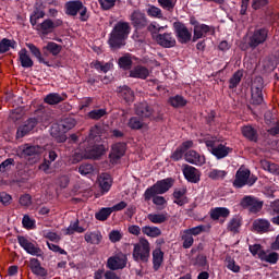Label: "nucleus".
Returning <instances> with one entry per match:
<instances>
[{
  "label": "nucleus",
  "instance_id": "obj_9",
  "mask_svg": "<svg viewBox=\"0 0 279 279\" xmlns=\"http://www.w3.org/2000/svg\"><path fill=\"white\" fill-rule=\"evenodd\" d=\"M106 267L111 271L125 269V267H128V255H125L123 252L116 253L107 259Z\"/></svg>",
  "mask_w": 279,
  "mask_h": 279
},
{
  "label": "nucleus",
  "instance_id": "obj_27",
  "mask_svg": "<svg viewBox=\"0 0 279 279\" xmlns=\"http://www.w3.org/2000/svg\"><path fill=\"white\" fill-rule=\"evenodd\" d=\"M98 184L104 193H108L112 187V177L108 173L100 174L98 178Z\"/></svg>",
  "mask_w": 279,
  "mask_h": 279
},
{
  "label": "nucleus",
  "instance_id": "obj_11",
  "mask_svg": "<svg viewBox=\"0 0 279 279\" xmlns=\"http://www.w3.org/2000/svg\"><path fill=\"white\" fill-rule=\"evenodd\" d=\"M191 23L194 25V35L192 37L193 43H197V40H201V38H206V36L215 35V27L202 24L199 22L191 21Z\"/></svg>",
  "mask_w": 279,
  "mask_h": 279
},
{
  "label": "nucleus",
  "instance_id": "obj_33",
  "mask_svg": "<svg viewBox=\"0 0 279 279\" xmlns=\"http://www.w3.org/2000/svg\"><path fill=\"white\" fill-rule=\"evenodd\" d=\"M268 213L271 217V223H274L275 226H279V199L270 204Z\"/></svg>",
  "mask_w": 279,
  "mask_h": 279
},
{
  "label": "nucleus",
  "instance_id": "obj_36",
  "mask_svg": "<svg viewBox=\"0 0 279 279\" xmlns=\"http://www.w3.org/2000/svg\"><path fill=\"white\" fill-rule=\"evenodd\" d=\"M26 47H28L31 53L37 58L39 64H45L46 66H49V61L45 60L43 58V52H40V49L36 47L34 44H26Z\"/></svg>",
  "mask_w": 279,
  "mask_h": 279
},
{
  "label": "nucleus",
  "instance_id": "obj_42",
  "mask_svg": "<svg viewBox=\"0 0 279 279\" xmlns=\"http://www.w3.org/2000/svg\"><path fill=\"white\" fill-rule=\"evenodd\" d=\"M181 240L183 241L184 250H189V248L193 247V243H195L193 235L186 229L184 231H182Z\"/></svg>",
  "mask_w": 279,
  "mask_h": 279
},
{
  "label": "nucleus",
  "instance_id": "obj_13",
  "mask_svg": "<svg viewBox=\"0 0 279 279\" xmlns=\"http://www.w3.org/2000/svg\"><path fill=\"white\" fill-rule=\"evenodd\" d=\"M241 207L247 208L250 213H260L263 210V202L254 196H245L241 201Z\"/></svg>",
  "mask_w": 279,
  "mask_h": 279
},
{
  "label": "nucleus",
  "instance_id": "obj_25",
  "mask_svg": "<svg viewBox=\"0 0 279 279\" xmlns=\"http://www.w3.org/2000/svg\"><path fill=\"white\" fill-rule=\"evenodd\" d=\"M162 263H165V252L160 248H155L153 251V267L155 271H158L162 267Z\"/></svg>",
  "mask_w": 279,
  "mask_h": 279
},
{
  "label": "nucleus",
  "instance_id": "obj_26",
  "mask_svg": "<svg viewBox=\"0 0 279 279\" xmlns=\"http://www.w3.org/2000/svg\"><path fill=\"white\" fill-rule=\"evenodd\" d=\"M19 60L24 69H32V66H34V60H32V57H29L25 48L19 51Z\"/></svg>",
  "mask_w": 279,
  "mask_h": 279
},
{
  "label": "nucleus",
  "instance_id": "obj_43",
  "mask_svg": "<svg viewBox=\"0 0 279 279\" xmlns=\"http://www.w3.org/2000/svg\"><path fill=\"white\" fill-rule=\"evenodd\" d=\"M128 126L131 130H143V128H147V124L143 122L140 118L132 117L128 122Z\"/></svg>",
  "mask_w": 279,
  "mask_h": 279
},
{
  "label": "nucleus",
  "instance_id": "obj_58",
  "mask_svg": "<svg viewBox=\"0 0 279 279\" xmlns=\"http://www.w3.org/2000/svg\"><path fill=\"white\" fill-rule=\"evenodd\" d=\"M226 264H227V268L230 271H233V274H239V271H241V266L236 265V262H234L232 257H227Z\"/></svg>",
  "mask_w": 279,
  "mask_h": 279
},
{
  "label": "nucleus",
  "instance_id": "obj_53",
  "mask_svg": "<svg viewBox=\"0 0 279 279\" xmlns=\"http://www.w3.org/2000/svg\"><path fill=\"white\" fill-rule=\"evenodd\" d=\"M160 8L167 10L168 12H172L175 8L178 0H158Z\"/></svg>",
  "mask_w": 279,
  "mask_h": 279
},
{
  "label": "nucleus",
  "instance_id": "obj_17",
  "mask_svg": "<svg viewBox=\"0 0 279 279\" xmlns=\"http://www.w3.org/2000/svg\"><path fill=\"white\" fill-rule=\"evenodd\" d=\"M36 125H38V119H28L24 125L17 129L16 138H23V136H27V134H29V132H32Z\"/></svg>",
  "mask_w": 279,
  "mask_h": 279
},
{
  "label": "nucleus",
  "instance_id": "obj_8",
  "mask_svg": "<svg viewBox=\"0 0 279 279\" xmlns=\"http://www.w3.org/2000/svg\"><path fill=\"white\" fill-rule=\"evenodd\" d=\"M250 175V169L245 167H240L239 170L236 171L233 186H235L236 189H242V186H245V184L252 186L253 184H255L256 178Z\"/></svg>",
  "mask_w": 279,
  "mask_h": 279
},
{
  "label": "nucleus",
  "instance_id": "obj_28",
  "mask_svg": "<svg viewBox=\"0 0 279 279\" xmlns=\"http://www.w3.org/2000/svg\"><path fill=\"white\" fill-rule=\"evenodd\" d=\"M130 77L147 80V77H149V70L143 65H137L130 71Z\"/></svg>",
  "mask_w": 279,
  "mask_h": 279
},
{
  "label": "nucleus",
  "instance_id": "obj_30",
  "mask_svg": "<svg viewBox=\"0 0 279 279\" xmlns=\"http://www.w3.org/2000/svg\"><path fill=\"white\" fill-rule=\"evenodd\" d=\"M84 239H85L86 243H89L90 245H99V243H101V239H104V236L101 235V232H99V231H89V232L85 233Z\"/></svg>",
  "mask_w": 279,
  "mask_h": 279
},
{
  "label": "nucleus",
  "instance_id": "obj_16",
  "mask_svg": "<svg viewBox=\"0 0 279 279\" xmlns=\"http://www.w3.org/2000/svg\"><path fill=\"white\" fill-rule=\"evenodd\" d=\"M155 40L157 45H160V47H165L166 49L175 47V37H173L171 33L156 35Z\"/></svg>",
  "mask_w": 279,
  "mask_h": 279
},
{
  "label": "nucleus",
  "instance_id": "obj_39",
  "mask_svg": "<svg viewBox=\"0 0 279 279\" xmlns=\"http://www.w3.org/2000/svg\"><path fill=\"white\" fill-rule=\"evenodd\" d=\"M119 96L124 99L126 104H132V101H134V92L128 86L120 88Z\"/></svg>",
  "mask_w": 279,
  "mask_h": 279
},
{
  "label": "nucleus",
  "instance_id": "obj_35",
  "mask_svg": "<svg viewBox=\"0 0 279 279\" xmlns=\"http://www.w3.org/2000/svg\"><path fill=\"white\" fill-rule=\"evenodd\" d=\"M252 102L255 106H260L263 104V86L252 85Z\"/></svg>",
  "mask_w": 279,
  "mask_h": 279
},
{
  "label": "nucleus",
  "instance_id": "obj_23",
  "mask_svg": "<svg viewBox=\"0 0 279 279\" xmlns=\"http://www.w3.org/2000/svg\"><path fill=\"white\" fill-rule=\"evenodd\" d=\"M135 113L137 117H143L144 119H149L154 117V111L151 110V107L147 105V102H141L135 107Z\"/></svg>",
  "mask_w": 279,
  "mask_h": 279
},
{
  "label": "nucleus",
  "instance_id": "obj_7",
  "mask_svg": "<svg viewBox=\"0 0 279 279\" xmlns=\"http://www.w3.org/2000/svg\"><path fill=\"white\" fill-rule=\"evenodd\" d=\"M62 25V20L57 19V20H51V19H47L45 20L43 23L37 24L34 27V29H36V32H38L40 38L45 39L47 38V36H49V34H51V32H53V29H56V27H61Z\"/></svg>",
  "mask_w": 279,
  "mask_h": 279
},
{
  "label": "nucleus",
  "instance_id": "obj_56",
  "mask_svg": "<svg viewBox=\"0 0 279 279\" xmlns=\"http://www.w3.org/2000/svg\"><path fill=\"white\" fill-rule=\"evenodd\" d=\"M226 175H228L227 171H225V170H217V169H213L208 173V178H210V180H223V178H226Z\"/></svg>",
  "mask_w": 279,
  "mask_h": 279
},
{
  "label": "nucleus",
  "instance_id": "obj_41",
  "mask_svg": "<svg viewBox=\"0 0 279 279\" xmlns=\"http://www.w3.org/2000/svg\"><path fill=\"white\" fill-rule=\"evenodd\" d=\"M242 134L248 141H258V133L255 131L254 128L246 125L242 128Z\"/></svg>",
  "mask_w": 279,
  "mask_h": 279
},
{
  "label": "nucleus",
  "instance_id": "obj_3",
  "mask_svg": "<svg viewBox=\"0 0 279 279\" xmlns=\"http://www.w3.org/2000/svg\"><path fill=\"white\" fill-rule=\"evenodd\" d=\"M128 36H130V24L128 22H118L110 34V47L112 49H119L123 47Z\"/></svg>",
  "mask_w": 279,
  "mask_h": 279
},
{
  "label": "nucleus",
  "instance_id": "obj_54",
  "mask_svg": "<svg viewBox=\"0 0 279 279\" xmlns=\"http://www.w3.org/2000/svg\"><path fill=\"white\" fill-rule=\"evenodd\" d=\"M60 101H62V96L56 93L49 94L45 98V104H49V106H56V104H60Z\"/></svg>",
  "mask_w": 279,
  "mask_h": 279
},
{
  "label": "nucleus",
  "instance_id": "obj_59",
  "mask_svg": "<svg viewBox=\"0 0 279 279\" xmlns=\"http://www.w3.org/2000/svg\"><path fill=\"white\" fill-rule=\"evenodd\" d=\"M148 16H151L153 19H162V10L158 7L150 5L147 9Z\"/></svg>",
  "mask_w": 279,
  "mask_h": 279
},
{
  "label": "nucleus",
  "instance_id": "obj_60",
  "mask_svg": "<svg viewBox=\"0 0 279 279\" xmlns=\"http://www.w3.org/2000/svg\"><path fill=\"white\" fill-rule=\"evenodd\" d=\"M243 77V72L238 71L233 74V76L230 78V85L229 88H236L239 84L241 83V78Z\"/></svg>",
  "mask_w": 279,
  "mask_h": 279
},
{
  "label": "nucleus",
  "instance_id": "obj_4",
  "mask_svg": "<svg viewBox=\"0 0 279 279\" xmlns=\"http://www.w3.org/2000/svg\"><path fill=\"white\" fill-rule=\"evenodd\" d=\"M132 256L135 263H149V256H151V244L149 240L141 238L137 243L133 244Z\"/></svg>",
  "mask_w": 279,
  "mask_h": 279
},
{
  "label": "nucleus",
  "instance_id": "obj_15",
  "mask_svg": "<svg viewBox=\"0 0 279 279\" xmlns=\"http://www.w3.org/2000/svg\"><path fill=\"white\" fill-rule=\"evenodd\" d=\"M268 31L265 28L256 29L253 35L250 37L248 45L250 47H258V45H263L265 40H267Z\"/></svg>",
  "mask_w": 279,
  "mask_h": 279
},
{
  "label": "nucleus",
  "instance_id": "obj_18",
  "mask_svg": "<svg viewBox=\"0 0 279 279\" xmlns=\"http://www.w3.org/2000/svg\"><path fill=\"white\" fill-rule=\"evenodd\" d=\"M183 175L187 182H192L193 184H197V182H199V170L195 167L185 165L183 167Z\"/></svg>",
  "mask_w": 279,
  "mask_h": 279
},
{
  "label": "nucleus",
  "instance_id": "obj_21",
  "mask_svg": "<svg viewBox=\"0 0 279 279\" xmlns=\"http://www.w3.org/2000/svg\"><path fill=\"white\" fill-rule=\"evenodd\" d=\"M41 153H43V148L40 146H32L29 144L22 145L19 148L20 156L24 158L27 156H36Z\"/></svg>",
  "mask_w": 279,
  "mask_h": 279
},
{
  "label": "nucleus",
  "instance_id": "obj_46",
  "mask_svg": "<svg viewBox=\"0 0 279 279\" xmlns=\"http://www.w3.org/2000/svg\"><path fill=\"white\" fill-rule=\"evenodd\" d=\"M169 104L172 106V108H184L186 105V99L180 95H177L169 98Z\"/></svg>",
  "mask_w": 279,
  "mask_h": 279
},
{
  "label": "nucleus",
  "instance_id": "obj_48",
  "mask_svg": "<svg viewBox=\"0 0 279 279\" xmlns=\"http://www.w3.org/2000/svg\"><path fill=\"white\" fill-rule=\"evenodd\" d=\"M40 19H45V11L36 8L31 15V25L35 27V25H38V21H40Z\"/></svg>",
  "mask_w": 279,
  "mask_h": 279
},
{
  "label": "nucleus",
  "instance_id": "obj_29",
  "mask_svg": "<svg viewBox=\"0 0 279 279\" xmlns=\"http://www.w3.org/2000/svg\"><path fill=\"white\" fill-rule=\"evenodd\" d=\"M84 3L82 1H69L65 3V13L69 16H77V12H80V9L82 8Z\"/></svg>",
  "mask_w": 279,
  "mask_h": 279
},
{
  "label": "nucleus",
  "instance_id": "obj_55",
  "mask_svg": "<svg viewBox=\"0 0 279 279\" xmlns=\"http://www.w3.org/2000/svg\"><path fill=\"white\" fill-rule=\"evenodd\" d=\"M43 236L44 239H48V241H52L53 243H60L62 239L60 234L49 230L43 231Z\"/></svg>",
  "mask_w": 279,
  "mask_h": 279
},
{
  "label": "nucleus",
  "instance_id": "obj_45",
  "mask_svg": "<svg viewBox=\"0 0 279 279\" xmlns=\"http://www.w3.org/2000/svg\"><path fill=\"white\" fill-rule=\"evenodd\" d=\"M77 232L78 234H82L83 232H86V229L84 227H80V221L72 222L66 229L65 234L71 235L75 234Z\"/></svg>",
  "mask_w": 279,
  "mask_h": 279
},
{
  "label": "nucleus",
  "instance_id": "obj_40",
  "mask_svg": "<svg viewBox=\"0 0 279 279\" xmlns=\"http://www.w3.org/2000/svg\"><path fill=\"white\" fill-rule=\"evenodd\" d=\"M260 260H264V263H270V265H276L279 259V255L276 252L267 253L264 251V253L259 254Z\"/></svg>",
  "mask_w": 279,
  "mask_h": 279
},
{
  "label": "nucleus",
  "instance_id": "obj_49",
  "mask_svg": "<svg viewBox=\"0 0 279 279\" xmlns=\"http://www.w3.org/2000/svg\"><path fill=\"white\" fill-rule=\"evenodd\" d=\"M150 199H153V204L157 206L159 210H165V208H167V198H165L163 196L155 194L154 196H151Z\"/></svg>",
  "mask_w": 279,
  "mask_h": 279
},
{
  "label": "nucleus",
  "instance_id": "obj_50",
  "mask_svg": "<svg viewBox=\"0 0 279 279\" xmlns=\"http://www.w3.org/2000/svg\"><path fill=\"white\" fill-rule=\"evenodd\" d=\"M262 167L265 171L274 173L275 175H279V166L277 163H271L270 161L263 160Z\"/></svg>",
  "mask_w": 279,
  "mask_h": 279
},
{
  "label": "nucleus",
  "instance_id": "obj_22",
  "mask_svg": "<svg viewBox=\"0 0 279 279\" xmlns=\"http://www.w3.org/2000/svg\"><path fill=\"white\" fill-rule=\"evenodd\" d=\"M173 203L178 206H184V204H189V198H186V187L175 189L173 192Z\"/></svg>",
  "mask_w": 279,
  "mask_h": 279
},
{
  "label": "nucleus",
  "instance_id": "obj_6",
  "mask_svg": "<svg viewBox=\"0 0 279 279\" xmlns=\"http://www.w3.org/2000/svg\"><path fill=\"white\" fill-rule=\"evenodd\" d=\"M173 186V179L167 178L157 181L153 186L146 189L144 192V202H151V197L155 195H165Z\"/></svg>",
  "mask_w": 279,
  "mask_h": 279
},
{
  "label": "nucleus",
  "instance_id": "obj_5",
  "mask_svg": "<svg viewBox=\"0 0 279 279\" xmlns=\"http://www.w3.org/2000/svg\"><path fill=\"white\" fill-rule=\"evenodd\" d=\"M76 122L73 118H65L60 124H53L50 129V134L56 138L57 143H64L66 141V132L75 128Z\"/></svg>",
  "mask_w": 279,
  "mask_h": 279
},
{
  "label": "nucleus",
  "instance_id": "obj_61",
  "mask_svg": "<svg viewBox=\"0 0 279 279\" xmlns=\"http://www.w3.org/2000/svg\"><path fill=\"white\" fill-rule=\"evenodd\" d=\"M148 32H150L154 40H156V36H158V32H160V29H165L162 26H160V24L153 22L148 25L147 27Z\"/></svg>",
  "mask_w": 279,
  "mask_h": 279
},
{
  "label": "nucleus",
  "instance_id": "obj_63",
  "mask_svg": "<svg viewBox=\"0 0 279 279\" xmlns=\"http://www.w3.org/2000/svg\"><path fill=\"white\" fill-rule=\"evenodd\" d=\"M14 167V159L9 158L5 159L1 165H0V172L5 173V171H10Z\"/></svg>",
  "mask_w": 279,
  "mask_h": 279
},
{
  "label": "nucleus",
  "instance_id": "obj_62",
  "mask_svg": "<svg viewBox=\"0 0 279 279\" xmlns=\"http://www.w3.org/2000/svg\"><path fill=\"white\" fill-rule=\"evenodd\" d=\"M94 171L95 168H93L90 163H83L78 167V173H81V175H90Z\"/></svg>",
  "mask_w": 279,
  "mask_h": 279
},
{
  "label": "nucleus",
  "instance_id": "obj_14",
  "mask_svg": "<svg viewBox=\"0 0 279 279\" xmlns=\"http://www.w3.org/2000/svg\"><path fill=\"white\" fill-rule=\"evenodd\" d=\"M125 143H117L111 147V153L109 155V160L111 165H119V160L125 156Z\"/></svg>",
  "mask_w": 279,
  "mask_h": 279
},
{
  "label": "nucleus",
  "instance_id": "obj_12",
  "mask_svg": "<svg viewBox=\"0 0 279 279\" xmlns=\"http://www.w3.org/2000/svg\"><path fill=\"white\" fill-rule=\"evenodd\" d=\"M174 29L177 38L182 45H186V43H191V38L193 39V33L189 29V27H186V25L182 23H175Z\"/></svg>",
  "mask_w": 279,
  "mask_h": 279
},
{
  "label": "nucleus",
  "instance_id": "obj_2",
  "mask_svg": "<svg viewBox=\"0 0 279 279\" xmlns=\"http://www.w3.org/2000/svg\"><path fill=\"white\" fill-rule=\"evenodd\" d=\"M199 143H205L208 151L217 157L218 160L227 158L228 155L232 154V147L227 146L226 143L215 136L207 135L199 140Z\"/></svg>",
  "mask_w": 279,
  "mask_h": 279
},
{
  "label": "nucleus",
  "instance_id": "obj_34",
  "mask_svg": "<svg viewBox=\"0 0 279 279\" xmlns=\"http://www.w3.org/2000/svg\"><path fill=\"white\" fill-rule=\"evenodd\" d=\"M142 233L150 239H158L162 234V230L154 226H144L142 227Z\"/></svg>",
  "mask_w": 279,
  "mask_h": 279
},
{
  "label": "nucleus",
  "instance_id": "obj_52",
  "mask_svg": "<svg viewBox=\"0 0 279 279\" xmlns=\"http://www.w3.org/2000/svg\"><path fill=\"white\" fill-rule=\"evenodd\" d=\"M14 45H16L14 40L5 39V38L2 39L0 41V53H5L10 51V49H14Z\"/></svg>",
  "mask_w": 279,
  "mask_h": 279
},
{
  "label": "nucleus",
  "instance_id": "obj_37",
  "mask_svg": "<svg viewBox=\"0 0 279 279\" xmlns=\"http://www.w3.org/2000/svg\"><path fill=\"white\" fill-rule=\"evenodd\" d=\"M131 21L135 27H143L147 23L145 14L141 13L140 11H134L132 13Z\"/></svg>",
  "mask_w": 279,
  "mask_h": 279
},
{
  "label": "nucleus",
  "instance_id": "obj_10",
  "mask_svg": "<svg viewBox=\"0 0 279 279\" xmlns=\"http://www.w3.org/2000/svg\"><path fill=\"white\" fill-rule=\"evenodd\" d=\"M17 243L21 247L24 248L26 254H31V256H43V250L38 246V243L32 242L29 239L20 235L17 236Z\"/></svg>",
  "mask_w": 279,
  "mask_h": 279
},
{
  "label": "nucleus",
  "instance_id": "obj_47",
  "mask_svg": "<svg viewBox=\"0 0 279 279\" xmlns=\"http://www.w3.org/2000/svg\"><path fill=\"white\" fill-rule=\"evenodd\" d=\"M44 51H49L52 56H58L62 51V47L54 41H49L44 48Z\"/></svg>",
  "mask_w": 279,
  "mask_h": 279
},
{
  "label": "nucleus",
  "instance_id": "obj_31",
  "mask_svg": "<svg viewBox=\"0 0 279 279\" xmlns=\"http://www.w3.org/2000/svg\"><path fill=\"white\" fill-rule=\"evenodd\" d=\"M253 228L255 232L265 233V232H269V228H271V223L267 219H256L253 222Z\"/></svg>",
  "mask_w": 279,
  "mask_h": 279
},
{
  "label": "nucleus",
  "instance_id": "obj_1",
  "mask_svg": "<svg viewBox=\"0 0 279 279\" xmlns=\"http://www.w3.org/2000/svg\"><path fill=\"white\" fill-rule=\"evenodd\" d=\"M101 141L99 135V128L93 126L89 136L86 141L80 144V148L75 150L72 162H80V160H97L106 153V146L96 144Z\"/></svg>",
  "mask_w": 279,
  "mask_h": 279
},
{
  "label": "nucleus",
  "instance_id": "obj_38",
  "mask_svg": "<svg viewBox=\"0 0 279 279\" xmlns=\"http://www.w3.org/2000/svg\"><path fill=\"white\" fill-rule=\"evenodd\" d=\"M147 219L150 221V223L160 225L165 223V221L169 219V216L167 213L148 214Z\"/></svg>",
  "mask_w": 279,
  "mask_h": 279
},
{
  "label": "nucleus",
  "instance_id": "obj_19",
  "mask_svg": "<svg viewBox=\"0 0 279 279\" xmlns=\"http://www.w3.org/2000/svg\"><path fill=\"white\" fill-rule=\"evenodd\" d=\"M185 160L186 162H190V165H196L197 167H202V165L206 163V157L204 155H199L195 150H190L185 154Z\"/></svg>",
  "mask_w": 279,
  "mask_h": 279
},
{
  "label": "nucleus",
  "instance_id": "obj_20",
  "mask_svg": "<svg viewBox=\"0 0 279 279\" xmlns=\"http://www.w3.org/2000/svg\"><path fill=\"white\" fill-rule=\"evenodd\" d=\"M28 267L35 276H40L41 278L47 276V269L40 265V260H38V258L32 257L29 259Z\"/></svg>",
  "mask_w": 279,
  "mask_h": 279
},
{
  "label": "nucleus",
  "instance_id": "obj_57",
  "mask_svg": "<svg viewBox=\"0 0 279 279\" xmlns=\"http://www.w3.org/2000/svg\"><path fill=\"white\" fill-rule=\"evenodd\" d=\"M106 114H107L106 109H95V110L89 111L87 117L89 119H94L95 121H98V119L106 117Z\"/></svg>",
  "mask_w": 279,
  "mask_h": 279
},
{
  "label": "nucleus",
  "instance_id": "obj_32",
  "mask_svg": "<svg viewBox=\"0 0 279 279\" xmlns=\"http://www.w3.org/2000/svg\"><path fill=\"white\" fill-rule=\"evenodd\" d=\"M210 217L214 219V221H217L218 219H223L230 217V209L226 207H216L210 210Z\"/></svg>",
  "mask_w": 279,
  "mask_h": 279
},
{
  "label": "nucleus",
  "instance_id": "obj_51",
  "mask_svg": "<svg viewBox=\"0 0 279 279\" xmlns=\"http://www.w3.org/2000/svg\"><path fill=\"white\" fill-rule=\"evenodd\" d=\"M110 215H112V209L110 207H102L98 213L95 214V218L97 221H106Z\"/></svg>",
  "mask_w": 279,
  "mask_h": 279
},
{
  "label": "nucleus",
  "instance_id": "obj_44",
  "mask_svg": "<svg viewBox=\"0 0 279 279\" xmlns=\"http://www.w3.org/2000/svg\"><path fill=\"white\" fill-rule=\"evenodd\" d=\"M92 69H96V71H100L101 73H108L112 69V63H104L100 61H93L90 63Z\"/></svg>",
  "mask_w": 279,
  "mask_h": 279
},
{
  "label": "nucleus",
  "instance_id": "obj_24",
  "mask_svg": "<svg viewBox=\"0 0 279 279\" xmlns=\"http://www.w3.org/2000/svg\"><path fill=\"white\" fill-rule=\"evenodd\" d=\"M241 226H243V218L241 216H233L227 225V230L233 234H239Z\"/></svg>",
  "mask_w": 279,
  "mask_h": 279
},
{
  "label": "nucleus",
  "instance_id": "obj_64",
  "mask_svg": "<svg viewBox=\"0 0 279 279\" xmlns=\"http://www.w3.org/2000/svg\"><path fill=\"white\" fill-rule=\"evenodd\" d=\"M119 66L124 70L130 69L132 66V59L129 56L121 57L119 59Z\"/></svg>",
  "mask_w": 279,
  "mask_h": 279
}]
</instances>
